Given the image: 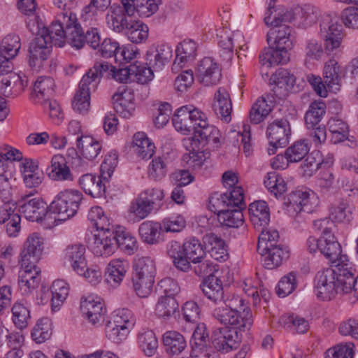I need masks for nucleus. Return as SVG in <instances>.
Wrapping results in <instances>:
<instances>
[{
	"label": "nucleus",
	"mask_w": 358,
	"mask_h": 358,
	"mask_svg": "<svg viewBox=\"0 0 358 358\" xmlns=\"http://www.w3.org/2000/svg\"><path fill=\"white\" fill-rule=\"evenodd\" d=\"M325 111L326 104L324 102L322 101L313 102L306 111L304 117L307 128L318 125L325 114Z\"/></svg>",
	"instance_id": "09e8293b"
},
{
	"label": "nucleus",
	"mask_w": 358,
	"mask_h": 358,
	"mask_svg": "<svg viewBox=\"0 0 358 358\" xmlns=\"http://www.w3.org/2000/svg\"><path fill=\"white\" fill-rule=\"evenodd\" d=\"M131 281L133 289L139 297H147L152 292L155 282L153 278L132 275Z\"/></svg>",
	"instance_id": "e2e57ef3"
},
{
	"label": "nucleus",
	"mask_w": 358,
	"mask_h": 358,
	"mask_svg": "<svg viewBox=\"0 0 358 358\" xmlns=\"http://www.w3.org/2000/svg\"><path fill=\"white\" fill-rule=\"evenodd\" d=\"M133 147L137 155L143 159H148L152 157L155 152V145L143 132L134 134Z\"/></svg>",
	"instance_id": "79ce46f5"
},
{
	"label": "nucleus",
	"mask_w": 358,
	"mask_h": 358,
	"mask_svg": "<svg viewBox=\"0 0 358 358\" xmlns=\"http://www.w3.org/2000/svg\"><path fill=\"white\" fill-rule=\"evenodd\" d=\"M229 208L224 212L218 214V220L220 222L229 227H239L243 224V214L242 210L245 208L232 207Z\"/></svg>",
	"instance_id": "de8ad7c7"
},
{
	"label": "nucleus",
	"mask_w": 358,
	"mask_h": 358,
	"mask_svg": "<svg viewBox=\"0 0 358 358\" xmlns=\"http://www.w3.org/2000/svg\"><path fill=\"white\" fill-rule=\"evenodd\" d=\"M290 134V125L285 119L275 120L267 127L266 136L269 143H280V148L288 143Z\"/></svg>",
	"instance_id": "6ab92c4d"
},
{
	"label": "nucleus",
	"mask_w": 358,
	"mask_h": 358,
	"mask_svg": "<svg viewBox=\"0 0 358 358\" xmlns=\"http://www.w3.org/2000/svg\"><path fill=\"white\" fill-rule=\"evenodd\" d=\"M220 131L213 125L207 122V118L200 119L194 131V136L184 138L182 140L183 145L186 149L199 148V145L202 143L203 145L212 143L214 147L217 148L220 143Z\"/></svg>",
	"instance_id": "7ed1b4c3"
},
{
	"label": "nucleus",
	"mask_w": 358,
	"mask_h": 358,
	"mask_svg": "<svg viewBox=\"0 0 358 358\" xmlns=\"http://www.w3.org/2000/svg\"><path fill=\"white\" fill-rule=\"evenodd\" d=\"M179 312V304L174 296H162L155 306V313L159 318L169 320Z\"/></svg>",
	"instance_id": "e433bc0d"
},
{
	"label": "nucleus",
	"mask_w": 358,
	"mask_h": 358,
	"mask_svg": "<svg viewBox=\"0 0 358 358\" xmlns=\"http://www.w3.org/2000/svg\"><path fill=\"white\" fill-rule=\"evenodd\" d=\"M287 206L289 213H296V214L303 211L310 213L317 205V199L313 194L312 196L307 191L301 189L292 192L288 196L287 201L285 202Z\"/></svg>",
	"instance_id": "9d476101"
},
{
	"label": "nucleus",
	"mask_w": 358,
	"mask_h": 358,
	"mask_svg": "<svg viewBox=\"0 0 358 358\" xmlns=\"http://www.w3.org/2000/svg\"><path fill=\"white\" fill-rule=\"evenodd\" d=\"M21 48L20 38L17 35H7L0 45V64L9 65V61L15 58Z\"/></svg>",
	"instance_id": "473e14b6"
},
{
	"label": "nucleus",
	"mask_w": 358,
	"mask_h": 358,
	"mask_svg": "<svg viewBox=\"0 0 358 358\" xmlns=\"http://www.w3.org/2000/svg\"><path fill=\"white\" fill-rule=\"evenodd\" d=\"M336 268V294H347L348 298L352 294L354 272L349 262L342 264Z\"/></svg>",
	"instance_id": "b1692460"
},
{
	"label": "nucleus",
	"mask_w": 358,
	"mask_h": 358,
	"mask_svg": "<svg viewBox=\"0 0 358 358\" xmlns=\"http://www.w3.org/2000/svg\"><path fill=\"white\" fill-rule=\"evenodd\" d=\"M153 69L144 66L141 62H135L131 64L132 80L140 84H145L153 78Z\"/></svg>",
	"instance_id": "0e129e2a"
},
{
	"label": "nucleus",
	"mask_w": 358,
	"mask_h": 358,
	"mask_svg": "<svg viewBox=\"0 0 358 358\" xmlns=\"http://www.w3.org/2000/svg\"><path fill=\"white\" fill-rule=\"evenodd\" d=\"M111 0H91L83 9L82 16L85 21H96L99 12H104L111 6Z\"/></svg>",
	"instance_id": "5fc2aeb1"
},
{
	"label": "nucleus",
	"mask_w": 358,
	"mask_h": 358,
	"mask_svg": "<svg viewBox=\"0 0 358 358\" xmlns=\"http://www.w3.org/2000/svg\"><path fill=\"white\" fill-rule=\"evenodd\" d=\"M57 20L63 27L66 33V42L71 47H79L81 45L80 39L81 26L78 22L76 15L73 13H61L57 15Z\"/></svg>",
	"instance_id": "ddd939ff"
},
{
	"label": "nucleus",
	"mask_w": 358,
	"mask_h": 358,
	"mask_svg": "<svg viewBox=\"0 0 358 358\" xmlns=\"http://www.w3.org/2000/svg\"><path fill=\"white\" fill-rule=\"evenodd\" d=\"M78 152L88 160L96 158L101 150L100 142L90 136H80L76 139Z\"/></svg>",
	"instance_id": "4c0bfd02"
},
{
	"label": "nucleus",
	"mask_w": 358,
	"mask_h": 358,
	"mask_svg": "<svg viewBox=\"0 0 358 358\" xmlns=\"http://www.w3.org/2000/svg\"><path fill=\"white\" fill-rule=\"evenodd\" d=\"M271 107L264 98L258 99L252 105L250 112L251 123L257 124L262 122L271 113Z\"/></svg>",
	"instance_id": "4d7b16f0"
},
{
	"label": "nucleus",
	"mask_w": 358,
	"mask_h": 358,
	"mask_svg": "<svg viewBox=\"0 0 358 358\" xmlns=\"http://www.w3.org/2000/svg\"><path fill=\"white\" fill-rule=\"evenodd\" d=\"M276 0H269L264 21L267 26H278L291 22L296 17V8L279 7L275 9Z\"/></svg>",
	"instance_id": "dca6fc26"
},
{
	"label": "nucleus",
	"mask_w": 358,
	"mask_h": 358,
	"mask_svg": "<svg viewBox=\"0 0 358 358\" xmlns=\"http://www.w3.org/2000/svg\"><path fill=\"white\" fill-rule=\"evenodd\" d=\"M19 211L24 217L32 222H41L48 213L49 206L39 197L25 196L17 203Z\"/></svg>",
	"instance_id": "0eeeda50"
},
{
	"label": "nucleus",
	"mask_w": 358,
	"mask_h": 358,
	"mask_svg": "<svg viewBox=\"0 0 358 358\" xmlns=\"http://www.w3.org/2000/svg\"><path fill=\"white\" fill-rule=\"evenodd\" d=\"M167 254L173 259L174 266L182 271H187L191 268L190 262L184 256L183 244L171 241L167 245Z\"/></svg>",
	"instance_id": "ea45409f"
},
{
	"label": "nucleus",
	"mask_w": 358,
	"mask_h": 358,
	"mask_svg": "<svg viewBox=\"0 0 358 358\" xmlns=\"http://www.w3.org/2000/svg\"><path fill=\"white\" fill-rule=\"evenodd\" d=\"M320 252L335 267L349 262L348 256L342 254L341 246L334 235L321 239Z\"/></svg>",
	"instance_id": "f3484780"
},
{
	"label": "nucleus",
	"mask_w": 358,
	"mask_h": 358,
	"mask_svg": "<svg viewBox=\"0 0 358 358\" xmlns=\"http://www.w3.org/2000/svg\"><path fill=\"white\" fill-rule=\"evenodd\" d=\"M103 181L101 175L96 177L87 173L80 178L79 185L86 194L94 198H100L103 196L106 193V185Z\"/></svg>",
	"instance_id": "7c9ffc66"
},
{
	"label": "nucleus",
	"mask_w": 358,
	"mask_h": 358,
	"mask_svg": "<svg viewBox=\"0 0 358 358\" xmlns=\"http://www.w3.org/2000/svg\"><path fill=\"white\" fill-rule=\"evenodd\" d=\"M116 248H119L124 252L131 255L137 249V241L132 234L124 228L119 227L114 231Z\"/></svg>",
	"instance_id": "37998d69"
},
{
	"label": "nucleus",
	"mask_w": 358,
	"mask_h": 358,
	"mask_svg": "<svg viewBox=\"0 0 358 358\" xmlns=\"http://www.w3.org/2000/svg\"><path fill=\"white\" fill-rule=\"evenodd\" d=\"M166 352L171 355L180 354L187 347L184 336L178 331H168L163 335Z\"/></svg>",
	"instance_id": "58836bf2"
},
{
	"label": "nucleus",
	"mask_w": 358,
	"mask_h": 358,
	"mask_svg": "<svg viewBox=\"0 0 358 358\" xmlns=\"http://www.w3.org/2000/svg\"><path fill=\"white\" fill-rule=\"evenodd\" d=\"M53 45L40 33L36 35L29 48V63L30 66H40L46 60L52 51Z\"/></svg>",
	"instance_id": "2eb2a0df"
},
{
	"label": "nucleus",
	"mask_w": 358,
	"mask_h": 358,
	"mask_svg": "<svg viewBox=\"0 0 358 358\" xmlns=\"http://www.w3.org/2000/svg\"><path fill=\"white\" fill-rule=\"evenodd\" d=\"M329 129L331 133V141L338 143L346 140L349 135L348 124L341 119L331 118L328 122Z\"/></svg>",
	"instance_id": "3c124183"
},
{
	"label": "nucleus",
	"mask_w": 358,
	"mask_h": 358,
	"mask_svg": "<svg viewBox=\"0 0 358 358\" xmlns=\"http://www.w3.org/2000/svg\"><path fill=\"white\" fill-rule=\"evenodd\" d=\"M138 343L144 354L148 357L152 356L157 351L158 341L152 331H146L138 336Z\"/></svg>",
	"instance_id": "052dcab7"
},
{
	"label": "nucleus",
	"mask_w": 358,
	"mask_h": 358,
	"mask_svg": "<svg viewBox=\"0 0 358 358\" xmlns=\"http://www.w3.org/2000/svg\"><path fill=\"white\" fill-rule=\"evenodd\" d=\"M173 49L166 43L151 46L146 52V65L155 71L161 70L172 57Z\"/></svg>",
	"instance_id": "a211bd4d"
},
{
	"label": "nucleus",
	"mask_w": 358,
	"mask_h": 358,
	"mask_svg": "<svg viewBox=\"0 0 358 358\" xmlns=\"http://www.w3.org/2000/svg\"><path fill=\"white\" fill-rule=\"evenodd\" d=\"M162 224L157 222L145 221L141 224L138 231L141 239L146 243L153 245L159 242Z\"/></svg>",
	"instance_id": "c03bdc74"
},
{
	"label": "nucleus",
	"mask_w": 358,
	"mask_h": 358,
	"mask_svg": "<svg viewBox=\"0 0 358 358\" xmlns=\"http://www.w3.org/2000/svg\"><path fill=\"white\" fill-rule=\"evenodd\" d=\"M265 187L277 198L282 195L287 189L283 178L275 172L267 173L264 181Z\"/></svg>",
	"instance_id": "bf43d9fd"
},
{
	"label": "nucleus",
	"mask_w": 358,
	"mask_h": 358,
	"mask_svg": "<svg viewBox=\"0 0 358 358\" xmlns=\"http://www.w3.org/2000/svg\"><path fill=\"white\" fill-rule=\"evenodd\" d=\"M80 310L92 325L99 324L103 319V303L92 296L81 300Z\"/></svg>",
	"instance_id": "bb28decb"
},
{
	"label": "nucleus",
	"mask_w": 358,
	"mask_h": 358,
	"mask_svg": "<svg viewBox=\"0 0 358 358\" xmlns=\"http://www.w3.org/2000/svg\"><path fill=\"white\" fill-rule=\"evenodd\" d=\"M132 275L155 278V264L149 257H141L134 260Z\"/></svg>",
	"instance_id": "603ef678"
},
{
	"label": "nucleus",
	"mask_w": 358,
	"mask_h": 358,
	"mask_svg": "<svg viewBox=\"0 0 358 358\" xmlns=\"http://www.w3.org/2000/svg\"><path fill=\"white\" fill-rule=\"evenodd\" d=\"M214 112L222 120L228 123L231 120L232 103L227 90L220 87L215 94L213 104Z\"/></svg>",
	"instance_id": "4be33fe9"
},
{
	"label": "nucleus",
	"mask_w": 358,
	"mask_h": 358,
	"mask_svg": "<svg viewBox=\"0 0 358 358\" xmlns=\"http://www.w3.org/2000/svg\"><path fill=\"white\" fill-rule=\"evenodd\" d=\"M200 288L204 296L215 304L220 303L224 293L222 280L216 276H208L203 279Z\"/></svg>",
	"instance_id": "393cba45"
},
{
	"label": "nucleus",
	"mask_w": 358,
	"mask_h": 358,
	"mask_svg": "<svg viewBox=\"0 0 358 358\" xmlns=\"http://www.w3.org/2000/svg\"><path fill=\"white\" fill-rule=\"evenodd\" d=\"M204 117V113L193 106H183L178 108L172 118L175 129L188 134L194 131L200 119Z\"/></svg>",
	"instance_id": "39448f33"
},
{
	"label": "nucleus",
	"mask_w": 358,
	"mask_h": 358,
	"mask_svg": "<svg viewBox=\"0 0 358 358\" xmlns=\"http://www.w3.org/2000/svg\"><path fill=\"white\" fill-rule=\"evenodd\" d=\"M42 238L37 234H33L29 236L24 244L20 256L21 262L24 264H29V262L37 263L40 259V256L43 250Z\"/></svg>",
	"instance_id": "a878e982"
},
{
	"label": "nucleus",
	"mask_w": 358,
	"mask_h": 358,
	"mask_svg": "<svg viewBox=\"0 0 358 358\" xmlns=\"http://www.w3.org/2000/svg\"><path fill=\"white\" fill-rule=\"evenodd\" d=\"M83 199V194L73 189L59 192L49 205V211L57 214L59 220H66L78 212Z\"/></svg>",
	"instance_id": "f03ea898"
},
{
	"label": "nucleus",
	"mask_w": 358,
	"mask_h": 358,
	"mask_svg": "<svg viewBox=\"0 0 358 358\" xmlns=\"http://www.w3.org/2000/svg\"><path fill=\"white\" fill-rule=\"evenodd\" d=\"M148 27L139 20H129L124 33L129 40L134 43H141L148 36Z\"/></svg>",
	"instance_id": "a18cd8bd"
},
{
	"label": "nucleus",
	"mask_w": 358,
	"mask_h": 358,
	"mask_svg": "<svg viewBox=\"0 0 358 358\" xmlns=\"http://www.w3.org/2000/svg\"><path fill=\"white\" fill-rule=\"evenodd\" d=\"M336 268H327L316 275L315 294L322 300H330L336 294Z\"/></svg>",
	"instance_id": "6e6552de"
},
{
	"label": "nucleus",
	"mask_w": 358,
	"mask_h": 358,
	"mask_svg": "<svg viewBox=\"0 0 358 358\" xmlns=\"http://www.w3.org/2000/svg\"><path fill=\"white\" fill-rule=\"evenodd\" d=\"M126 15H128L124 11V7L113 4L109 8L106 15L107 26L116 33L124 31L129 23Z\"/></svg>",
	"instance_id": "cd10ccee"
},
{
	"label": "nucleus",
	"mask_w": 358,
	"mask_h": 358,
	"mask_svg": "<svg viewBox=\"0 0 358 358\" xmlns=\"http://www.w3.org/2000/svg\"><path fill=\"white\" fill-rule=\"evenodd\" d=\"M246 206L244 202L243 189L241 187H236L229 192L223 194L215 192L209 198L208 208L217 215L229 208Z\"/></svg>",
	"instance_id": "20e7f679"
},
{
	"label": "nucleus",
	"mask_w": 358,
	"mask_h": 358,
	"mask_svg": "<svg viewBox=\"0 0 358 358\" xmlns=\"http://www.w3.org/2000/svg\"><path fill=\"white\" fill-rule=\"evenodd\" d=\"M153 208L150 204L148 199L143 196L139 195L130 206V212L136 217L138 220L145 218L152 210Z\"/></svg>",
	"instance_id": "338daca9"
},
{
	"label": "nucleus",
	"mask_w": 358,
	"mask_h": 358,
	"mask_svg": "<svg viewBox=\"0 0 358 358\" xmlns=\"http://www.w3.org/2000/svg\"><path fill=\"white\" fill-rule=\"evenodd\" d=\"M55 87L53 78L49 76H41L34 83V91L37 96L49 99L54 94Z\"/></svg>",
	"instance_id": "13d9d810"
},
{
	"label": "nucleus",
	"mask_w": 358,
	"mask_h": 358,
	"mask_svg": "<svg viewBox=\"0 0 358 358\" xmlns=\"http://www.w3.org/2000/svg\"><path fill=\"white\" fill-rule=\"evenodd\" d=\"M329 217L333 222L349 224L352 220V208L350 201L341 199L332 203L329 208Z\"/></svg>",
	"instance_id": "c9c22d12"
},
{
	"label": "nucleus",
	"mask_w": 358,
	"mask_h": 358,
	"mask_svg": "<svg viewBox=\"0 0 358 358\" xmlns=\"http://www.w3.org/2000/svg\"><path fill=\"white\" fill-rule=\"evenodd\" d=\"M183 247L184 256L189 262H192L206 257L204 247L199 239L194 237L187 239L183 243Z\"/></svg>",
	"instance_id": "8fccbe9b"
},
{
	"label": "nucleus",
	"mask_w": 358,
	"mask_h": 358,
	"mask_svg": "<svg viewBox=\"0 0 358 358\" xmlns=\"http://www.w3.org/2000/svg\"><path fill=\"white\" fill-rule=\"evenodd\" d=\"M258 253L262 256V262L264 268L273 269L280 266L283 262L289 257V250L284 244L268 245L266 248H257Z\"/></svg>",
	"instance_id": "9b49d317"
},
{
	"label": "nucleus",
	"mask_w": 358,
	"mask_h": 358,
	"mask_svg": "<svg viewBox=\"0 0 358 358\" xmlns=\"http://www.w3.org/2000/svg\"><path fill=\"white\" fill-rule=\"evenodd\" d=\"M324 50L322 44L317 40L314 38L307 40L303 46L305 62L307 63L319 61L324 54Z\"/></svg>",
	"instance_id": "680f3d73"
},
{
	"label": "nucleus",
	"mask_w": 358,
	"mask_h": 358,
	"mask_svg": "<svg viewBox=\"0 0 358 358\" xmlns=\"http://www.w3.org/2000/svg\"><path fill=\"white\" fill-rule=\"evenodd\" d=\"M50 335V322L47 317L39 320L31 331V338L37 343L45 342Z\"/></svg>",
	"instance_id": "69168bd1"
},
{
	"label": "nucleus",
	"mask_w": 358,
	"mask_h": 358,
	"mask_svg": "<svg viewBox=\"0 0 358 358\" xmlns=\"http://www.w3.org/2000/svg\"><path fill=\"white\" fill-rule=\"evenodd\" d=\"M57 20L48 27H43L40 34L52 45L63 47L66 41V33Z\"/></svg>",
	"instance_id": "a19ab883"
},
{
	"label": "nucleus",
	"mask_w": 358,
	"mask_h": 358,
	"mask_svg": "<svg viewBox=\"0 0 358 358\" xmlns=\"http://www.w3.org/2000/svg\"><path fill=\"white\" fill-rule=\"evenodd\" d=\"M310 148L306 140L296 141L287 148L285 158L287 162L296 163L302 160L309 152Z\"/></svg>",
	"instance_id": "864d4df0"
},
{
	"label": "nucleus",
	"mask_w": 358,
	"mask_h": 358,
	"mask_svg": "<svg viewBox=\"0 0 358 358\" xmlns=\"http://www.w3.org/2000/svg\"><path fill=\"white\" fill-rule=\"evenodd\" d=\"M221 68L215 59L206 57L198 62L196 73L198 80L205 86L216 85L221 79Z\"/></svg>",
	"instance_id": "1a4fd4ad"
},
{
	"label": "nucleus",
	"mask_w": 358,
	"mask_h": 358,
	"mask_svg": "<svg viewBox=\"0 0 358 358\" xmlns=\"http://www.w3.org/2000/svg\"><path fill=\"white\" fill-rule=\"evenodd\" d=\"M51 308L56 312L62 305L69 294L67 283L62 280H55L51 286Z\"/></svg>",
	"instance_id": "49530a36"
},
{
	"label": "nucleus",
	"mask_w": 358,
	"mask_h": 358,
	"mask_svg": "<svg viewBox=\"0 0 358 358\" xmlns=\"http://www.w3.org/2000/svg\"><path fill=\"white\" fill-rule=\"evenodd\" d=\"M24 264L21 262L22 269L19 273L18 285L22 294H27L36 288L41 280V269L36 263Z\"/></svg>",
	"instance_id": "f8f14e48"
},
{
	"label": "nucleus",
	"mask_w": 358,
	"mask_h": 358,
	"mask_svg": "<svg viewBox=\"0 0 358 358\" xmlns=\"http://www.w3.org/2000/svg\"><path fill=\"white\" fill-rule=\"evenodd\" d=\"M90 249L97 257H109L113 255L116 248L114 231H99L93 236Z\"/></svg>",
	"instance_id": "4468645a"
},
{
	"label": "nucleus",
	"mask_w": 358,
	"mask_h": 358,
	"mask_svg": "<svg viewBox=\"0 0 358 358\" xmlns=\"http://www.w3.org/2000/svg\"><path fill=\"white\" fill-rule=\"evenodd\" d=\"M203 241L212 258L217 261H225L228 257L224 241L217 235L210 233L206 234Z\"/></svg>",
	"instance_id": "72a5a7b5"
},
{
	"label": "nucleus",
	"mask_w": 358,
	"mask_h": 358,
	"mask_svg": "<svg viewBox=\"0 0 358 358\" xmlns=\"http://www.w3.org/2000/svg\"><path fill=\"white\" fill-rule=\"evenodd\" d=\"M213 311V316L224 325H238L239 331L249 330L253 323L250 308L238 295L230 294Z\"/></svg>",
	"instance_id": "f257e3e1"
},
{
	"label": "nucleus",
	"mask_w": 358,
	"mask_h": 358,
	"mask_svg": "<svg viewBox=\"0 0 358 358\" xmlns=\"http://www.w3.org/2000/svg\"><path fill=\"white\" fill-rule=\"evenodd\" d=\"M289 59L288 50L272 47L264 48L259 55V62L262 66L271 67L278 64H285Z\"/></svg>",
	"instance_id": "c85d7f7f"
},
{
	"label": "nucleus",
	"mask_w": 358,
	"mask_h": 358,
	"mask_svg": "<svg viewBox=\"0 0 358 358\" xmlns=\"http://www.w3.org/2000/svg\"><path fill=\"white\" fill-rule=\"evenodd\" d=\"M250 219L254 227L259 229L266 227L270 221V212L267 203L257 201L250 204L248 208Z\"/></svg>",
	"instance_id": "c756f323"
},
{
	"label": "nucleus",
	"mask_w": 358,
	"mask_h": 358,
	"mask_svg": "<svg viewBox=\"0 0 358 358\" xmlns=\"http://www.w3.org/2000/svg\"><path fill=\"white\" fill-rule=\"evenodd\" d=\"M273 28L267 34V41L274 38V43L279 48L290 50L292 48L291 38L292 28L286 24L272 26Z\"/></svg>",
	"instance_id": "f704fd0d"
},
{
	"label": "nucleus",
	"mask_w": 358,
	"mask_h": 358,
	"mask_svg": "<svg viewBox=\"0 0 358 358\" xmlns=\"http://www.w3.org/2000/svg\"><path fill=\"white\" fill-rule=\"evenodd\" d=\"M125 91L124 87H122V90H120V88L118 91L113 94L112 100L113 108L116 113L125 118H129L132 115L134 108L132 104L124 96Z\"/></svg>",
	"instance_id": "6e6d98bb"
},
{
	"label": "nucleus",
	"mask_w": 358,
	"mask_h": 358,
	"mask_svg": "<svg viewBox=\"0 0 358 358\" xmlns=\"http://www.w3.org/2000/svg\"><path fill=\"white\" fill-rule=\"evenodd\" d=\"M129 264L126 260L116 259L109 263L105 273L106 282L113 287L119 286L124 277Z\"/></svg>",
	"instance_id": "2f4dec72"
},
{
	"label": "nucleus",
	"mask_w": 358,
	"mask_h": 358,
	"mask_svg": "<svg viewBox=\"0 0 358 358\" xmlns=\"http://www.w3.org/2000/svg\"><path fill=\"white\" fill-rule=\"evenodd\" d=\"M229 326L216 328L212 332L211 343L217 351L227 352L236 348V345L241 341V331L238 325Z\"/></svg>",
	"instance_id": "423d86ee"
},
{
	"label": "nucleus",
	"mask_w": 358,
	"mask_h": 358,
	"mask_svg": "<svg viewBox=\"0 0 358 358\" xmlns=\"http://www.w3.org/2000/svg\"><path fill=\"white\" fill-rule=\"evenodd\" d=\"M48 177L55 181H73V176L66 159L62 155H54L51 165L46 169Z\"/></svg>",
	"instance_id": "5701e85b"
},
{
	"label": "nucleus",
	"mask_w": 358,
	"mask_h": 358,
	"mask_svg": "<svg viewBox=\"0 0 358 358\" xmlns=\"http://www.w3.org/2000/svg\"><path fill=\"white\" fill-rule=\"evenodd\" d=\"M167 172L166 158L157 157L152 159L148 168V176L150 178L158 180L162 179Z\"/></svg>",
	"instance_id": "774afa93"
},
{
	"label": "nucleus",
	"mask_w": 358,
	"mask_h": 358,
	"mask_svg": "<svg viewBox=\"0 0 358 358\" xmlns=\"http://www.w3.org/2000/svg\"><path fill=\"white\" fill-rule=\"evenodd\" d=\"M85 247L81 243L69 245L64 250V259L77 273H83L87 267Z\"/></svg>",
	"instance_id": "412c9836"
},
{
	"label": "nucleus",
	"mask_w": 358,
	"mask_h": 358,
	"mask_svg": "<svg viewBox=\"0 0 358 358\" xmlns=\"http://www.w3.org/2000/svg\"><path fill=\"white\" fill-rule=\"evenodd\" d=\"M343 76V71L336 60L331 59L324 64L323 78L329 91L336 92L340 90Z\"/></svg>",
	"instance_id": "aec40b11"
}]
</instances>
